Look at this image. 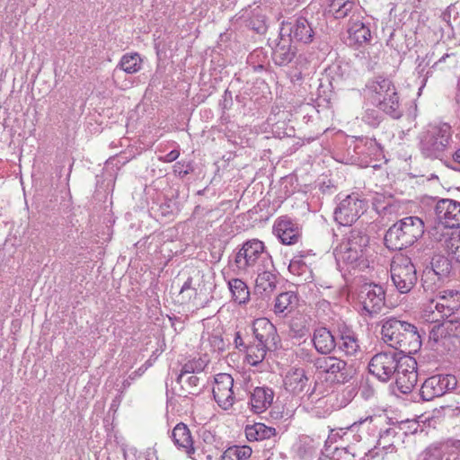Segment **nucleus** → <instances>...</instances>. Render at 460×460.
Listing matches in <instances>:
<instances>
[{
	"label": "nucleus",
	"mask_w": 460,
	"mask_h": 460,
	"mask_svg": "<svg viewBox=\"0 0 460 460\" xmlns=\"http://www.w3.org/2000/svg\"><path fill=\"white\" fill-rule=\"evenodd\" d=\"M381 334L388 346L406 356L416 353L421 347V336L417 327L395 317L382 321Z\"/></svg>",
	"instance_id": "nucleus-1"
},
{
	"label": "nucleus",
	"mask_w": 460,
	"mask_h": 460,
	"mask_svg": "<svg viewBox=\"0 0 460 460\" xmlns=\"http://www.w3.org/2000/svg\"><path fill=\"white\" fill-rule=\"evenodd\" d=\"M453 129L447 122L429 124L419 134V148L421 155L429 159L443 161L447 151L452 147Z\"/></svg>",
	"instance_id": "nucleus-2"
},
{
	"label": "nucleus",
	"mask_w": 460,
	"mask_h": 460,
	"mask_svg": "<svg viewBox=\"0 0 460 460\" xmlns=\"http://www.w3.org/2000/svg\"><path fill=\"white\" fill-rule=\"evenodd\" d=\"M423 234L422 219L419 217H407L388 228L384 241L389 250L400 251L412 245Z\"/></svg>",
	"instance_id": "nucleus-3"
},
{
	"label": "nucleus",
	"mask_w": 460,
	"mask_h": 460,
	"mask_svg": "<svg viewBox=\"0 0 460 460\" xmlns=\"http://www.w3.org/2000/svg\"><path fill=\"white\" fill-rule=\"evenodd\" d=\"M367 88L370 93L372 102L393 119H399L402 115L399 95L394 83L383 76H376L369 81Z\"/></svg>",
	"instance_id": "nucleus-4"
},
{
	"label": "nucleus",
	"mask_w": 460,
	"mask_h": 460,
	"mask_svg": "<svg viewBox=\"0 0 460 460\" xmlns=\"http://www.w3.org/2000/svg\"><path fill=\"white\" fill-rule=\"evenodd\" d=\"M368 243V235L360 229L353 228L335 249V258L338 261L353 264L364 257Z\"/></svg>",
	"instance_id": "nucleus-5"
},
{
	"label": "nucleus",
	"mask_w": 460,
	"mask_h": 460,
	"mask_svg": "<svg viewBox=\"0 0 460 460\" xmlns=\"http://www.w3.org/2000/svg\"><path fill=\"white\" fill-rule=\"evenodd\" d=\"M307 361L313 363L314 367L320 373L325 374L327 379L338 384L349 382L354 376L355 370L352 365L332 356L313 358L310 354Z\"/></svg>",
	"instance_id": "nucleus-6"
},
{
	"label": "nucleus",
	"mask_w": 460,
	"mask_h": 460,
	"mask_svg": "<svg viewBox=\"0 0 460 460\" xmlns=\"http://www.w3.org/2000/svg\"><path fill=\"white\" fill-rule=\"evenodd\" d=\"M260 261L262 264H270L273 268L271 257L265 251L263 242L259 239H251L244 242L234 258L236 267L243 271H247L254 267H261L259 264Z\"/></svg>",
	"instance_id": "nucleus-7"
},
{
	"label": "nucleus",
	"mask_w": 460,
	"mask_h": 460,
	"mask_svg": "<svg viewBox=\"0 0 460 460\" xmlns=\"http://www.w3.org/2000/svg\"><path fill=\"white\" fill-rule=\"evenodd\" d=\"M408 357L395 350L376 353L368 363L369 373L382 382H388L402 367L403 358Z\"/></svg>",
	"instance_id": "nucleus-8"
},
{
	"label": "nucleus",
	"mask_w": 460,
	"mask_h": 460,
	"mask_svg": "<svg viewBox=\"0 0 460 460\" xmlns=\"http://www.w3.org/2000/svg\"><path fill=\"white\" fill-rule=\"evenodd\" d=\"M391 279L396 289L409 293L417 283V271L411 260L402 254L394 257L391 263Z\"/></svg>",
	"instance_id": "nucleus-9"
},
{
	"label": "nucleus",
	"mask_w": 460,
	"mask_h": 460,
	"mask_svg": "<svg viewBox=\"0 0 460 460\" xmlns=\"http://www.w3.org/2000/svg\"><path fill=\"white\" fill-rule=\"evenodd\" d=\"M367 202L358 194L352 193L340 201L334 209V219L341 226H351L364 214Z\"/></svg>",
	"instance_id": "nucleus-10"
},
{
	"label": "nucleus",
	"mask_w": 460,
	"mask_h": 460,
	"mask_svg": "<svg viewBox=\"0 0 460 460\" xmlns=\"http://www.w3.org/2000/svg\"><path fill=\"white\" fill-rule=\"evenodd\" d=\"M358 301L361 305V315L373 317L385 306V289L380 285L366 283L359 290Z\"/></svg>",
	"instance_id": "nucleus-11"
},
{
	"label": "nucleus",
	"mask_w": 460,
	"mask_h": 460,
	"mask_svg": "<svg viewBox=\"0 0 460 460\" xmlns=\"http://www.w3.org/2000/svg\"><path fill=\"white\" fill-rule=\"evenodd\" d=\"M457 379L453 375H435L427 378L420 394L423 401H431L456 388Z\"/></svg>",
	"instance_id": "nucleus-12"
},
{
	"label": "nucleus",
	"mask_w": 460,
	"mask_h": 460,
	"mask_svg": "<svg viewBox=\"0 0 460 460\" xmlns=\"http://www.w3.org/2000/svg\"><path fill=\"white\" fill-rule=\"evenodd\" d=\"M279 35L286 36L292 41L308 44L314 40V30L306 18L299 16L290 22H282Z\"/></svg>",
	"instance_id": "nucleus-13"
},
{
	"label": "nucleus",
	"mask_w": 460,
	"mask_h": 460,
	"mask_svg": "<svg viewBox=\"0 0 460 460\" xmlns=\"http://www.w3.org/2000/svg\"><path fill=\"white\" fill-rule=\"evenodd\" d=\"M438 222L447 228L460 227V202L451 199H441L434 208Z\"/></svg>",
	"instance_id": "nucleus-14"
},
{
	"label": "nucleus",
	"mask_w": 460,
	"mask_h": 460,
	"mask_svg": "<svg viewBox=\"0 0 460 460\" xmlns=\"http://www.w3.org/2000/svg\"><path fill=\"white\" fill-rule=\"evenodd\" d=\"M252 332L259 346L268 348L269 350H275L280 342L279 336L275 325L267 318H258L252 324Z\"/></svg>",
	"instance_id": "nucleus-15"
},
{
	"label": "nucleus",
	"mask_w": 460,
	"mask_h": 460,
	"mask_svg": "<svg viewBox=\"0 0 460 460\" xmlns=\"http://www.w3.org/2000/svg\"><path fill=\"white\" fill-rule=\"evenodd\" d=\"M234 378L226 373H220L215 377L213 396L217 404L224 410L231 408L234 402Z\"/></svg>",
	"instance_id": "nucleus-16"
},
{
	"label": "nucleus",
	"mask_w": 460,
	"mask_h": 460,
	"mask_svg": "<svg viewBox=\"0 0 460 460\" xmlns=\"http://www.w3.org/2000/svg\"><path fill=\"white\" fill-rule=\"evenodd\" d=\"M402 367L395 374V383L398 390L404 394L411 392L418 382L417 362L414 358H403Z\"/></svg>",
	"instance_id": "nucleus-17"
},
{
	"label": "nucleus",
	"mask_w": 460,
	"mask_h": 460,
	"mask_svg": "<svg viewBox=\"0 0 460 460\" xmlns=\"http://www.w3.org/2000/svg\"><path fill=\"white\" fill-rule=\"evenodd\" d=\"M273 232L283 244L291 245L300 238V231L296 224L290 218L280 217L274 226Z\"/></svg>",
	"instance_id": "nucleus-18"
},
{
	"label": "nucleus",
	"mask_w": 460,
	"mask_h": 460,
	"mask_svg": "<svg viewBox=\"0 0 460 460\" xmlns=\"http://www.w3.org/2000/svg\"><path fill=\"white\" fill-rule=\"evenodd\" d=\"M435 308L442 317H450L460 308V292L452 289L440 291Z\"/></svg>",
	"instance_id": "nucleus-19"
},
{
	"label": "nucleus",
	"mask_w": 460,
	"mask_h": 460,
	"mask_svg": "<svg viewBox=\"0 0 460 460\" xmlns=\"http://www.w3.org/2000/svg\"><path fill=\"white\" fill-rule=\"evenodd\" d=\"M296 55V48L292 40L279 35V40L272 51V60L276 66H284L290 64Z\"/></svg>",
	"instance_id": "nucleus-20"
},
{
	"label": "nucleus",
	"mask_w": 460,
	"mask_h": 460,
	"mask_svg": "<svg viewBox=\"0 0 460 460\" xmlns=\"http://www.w3.org/2000/svg\"><path fill=\"white\" fill-rule=\"evenodd\" d=\"M172 439L179 450L194 459L195 447L190 429L183 422L178 423L172 431Z\"/></svg>",
	"instance_id": "nucleus-21"
},
{
	"label": "nucleus",
	"mask_w": 460,
	"mask_h": 460,
	"mask_svg": "<svg viewBox=\"0 0 460 460\" xmlns=\"http://www.w3.org/2000/svg\"><path fill=\"white\" fill-rule=\"evenodd\" d=\"M349 45L360 47L371 40V31L364 22L350 17L348 26Z\"/></svg>",
	"instance_id": "nucleus-22"
},
{
	"label": "nucleus",
	"mask_w": 460,
	"mask_h": 460,
	"mask_svg": "<svg viewBox=\"0 0 460 460\" xmlns=\"http://www.w3.org/2000/svg\"><path fill=\"white\" fill-rule=\"evenodd\" d=\"M312 341L315 349L324 355L332 352L337 346L336 339L332 332L323 326L314 329Z\"/></svg>",
	"instance_id": "nucleus-23"
},
{
	"label": "nucleus",
	"mask_w": 460,
	"mask_h": 460,
	"mask_svg": "<svg viewBox=\"0 0 460 460\" xmlns=\"http://www.w3.org/2000/svg\"><path fill=\"white\" fill-rule=\"evenodd\" d=\"M270 264H261L257 269L258 276L255 280V289L261 295L271 294L277 285V275L268 270Z\"/></svg>",
	"instance_id": "nucleus-24"
},
{
	"label": "nucleus",
	"mask_w": 460,
	"mask_h": 460,
	"mask_svg": "<svg viewBox=\"0 0 460 460\" xmlns=\"http://www.w3.org/2000/svg\"><path fill=\"white\" fill-rule=\"evenodd\" d=\"M274 392L269 387H256L251 394L250 403L255 413L265 411L272 403Z\"/></svg>",
	"instance_id": "nucleus-25"
},
{
	"label": "nucleus",
	"mask_w": 460,
	"mask_h": 460,
	"mask_svg": "<svg viewBox=\"0 0 460 460\" xmlns=\"http://www.w3.org/2000/svg\"><path fill=\"white\" fill-rule=\"evenodd\" d=\"M358 10L354 0H330L326 12L334 19H343L351 14L354 18Z\"/></svg>",
	"instance_id": "nucleus-26"
},
{
	"label": "nucleus",
	"mask_w": 460,
	"mask_h": 460,
	"mask_svg": "<svg viewBox=\"0 0 460 460\" xmlns=\"http://www.w3.org/2000/svg\"><path fill=\"white\" fill-rule=\"evenodd\" d=\"M284 383L288 392L295 395H299L305 390L308 378L304 369L296 368L286 376Z\"/></svg>",
	"instance_id": "nucleus-27"
},
{
	"label": "nucleus",
	"mask_w": 460,
	"mask_h": 460,
	"mask_svg": "<svg viewBox=\"0 0 460 460\" xmlns=\"http://www.w3.org/2000/svg\"><path fill=\"white\" fill-rule=\"evenodd\" d=\"M176 381L181 387L180 396L197 395L202 390L199 377L197 376L179 374Z\"/></svg>",
	"instance_id": "nucleus-28"
},
{
	"label": "nucleus",
	"mask_w": 460,
	"mask_h": 460,
	"mask_svg": "<svg viewBox=\"0 0 460 460\" xmlns=\"http://www.w3.org/2000/svg\"><path fill=\"white\" fill-rule=\"evenodd\" d=\"M340 341L337 343L339 349L348 356H354L359 350L357 335L348 328L340 330Z\"/></svg>",
	"instance_id": "nucleus-29"
},
{
	"label": "nucleus",
	"mask_w": 460,
	"mask_h": 460,
	"mask_svg": "<svg viewBox=\"0 0 460 460\" xmlns=\"http://www.w3.org/2000/svg\"><path fill=\"white\" fill-rule=\"evenodd\" d=\"M296 302L297 296L293 291L280 293L275 299L274 312L287 315L293 311Z\"/></svg>",
	"instance_id": "nucleus-30"
},
{
	"label": "nucleus",
	"mask_w": 460,
	"mask_h": 460,
	"mask_svg": "<svg viewBox=\"0 0 460 460\" xmlns=\"http://www.w3.org/2000/svg\"><path fill=\"white\" fill-rule=\"evenodd\" d=\"M245 435L249 441L264 440L274 437L276 429L263 423H255L246 427Z\"/></svg>",
	"instance_id": "nucleus-31"
},
{
	"label": "nucleus",
	"mask_w": 460,
	"mask_h": 460,
	"mask_svg": "<svg viewBox=\"0 0 460 460\" xmlns=\"http://www.w3.org/2000/svg\"><path fill=\"white\" fill-rule=\"evenodd\" d=\"M142 59L137 53H127L122 56L114 73L118 70L124 71L127 74H135L141 69Z\"/></svg>",
	"instance_id": "nucleus-32"
},
{
	"label": "nucleus",
	"mask_w": 460,
	"mask_h": 460,
	"mask_svg": "<svg viewBox=\"0 0 460 460\" xmlns=\"http://www.w3.org/2000/svg\"><path fill=\"white\" fill-rule=\"evenodd\" d=\"M228 287L234 302L244 305L249 301L250 291L244 281L240 279H233L228 281Z\"/></svg>",
	"instance_id": "nucleus-33"
},
{
	"label": "nucleus",
	"mask_w": 460,
	"mask_h": 460,
	"mask_svg": "<svg viewBox=\"0 0 460 460\" xmlns=\"http://www.w3.org/2000/svg\"><path fill=\"white\" fill-rule=\"evenodd\" d=\"M246 25L259 34H264L267 31L266 16L260 6L251 11Z\"/></svg>",
	"instance_id": "nucleus-34"
},
{
	"label": "nucleus",
	"mask_w": 460,
	"mask_h": 460,
	"mask_svg": "<svg viewBox=\"0 0 460 460\" xmlns=\"http://www.w3.org/2000/svg\"><path fill=\"white\" fill-rule=\"evenodd\" d=\"M427 268L441 279H445L449 276L452 270V264L447 257L437 256L432 259L430 267Z\"/></svg>",
	"instance_id": "nucleus-35"
},
{
	"label": "nucleus",
	"mask_w": 460,
	"mask_h": 460,
	"mask_svg": "<svg viewBox=\"0 0 460 460\" xmlns=\"http://www.w3.org/2000/svg\"><path fill=\"white\" fill-rule=\"evenodd\" d=\"M443 280V279L433 273V271L429 270L427 267L422 272L421 282L422 287L426 291L433 292L437 288L440 286Z\"/></svg>",
	"instance_id": "nucleus-36"
},
{
	"label": "nucleus",
	"mask_w": 460,
	"mask_h": 460,
	"mask_svg": "<svg viewBox=\"0 0 460 460\" xmlns=\"http://www.w3.org/2000/svg\"><path fill=\"white\" fill-rule=\"evenodd\" d=\"M268 348L257 345L249 346L246 349L247 361L252 366H257L265 358Z\"/></svg>",
	"instance_id": "nucleus-37"
},
{
	"label": "nucleus",
	"mask_w": 460,
	"mask_h": 460,
	"mask_svg": "<svg viewBox=\"0 0 460 460\" xmlns=\"http://www.w3.org/2000/svg\"><path fill=\"white\" fill-rule=\"evenodd\" d=\"M208 360L202 358H192L187 361L181 369L180 374L190 375L202 372L208 365Z\"/></svg>",
	"instance_id": "nucleus-38"
},
{
	"label": "nucleus",
	"mask_w": 460,
	"mask_h": 460,
	"mask_svg": "<svg viewBox=\"0 0 460 460\" xmlns=\"http://www.w3.org/2000/svg\"><path fill=\"white\" fill-rule=\"evenodd\" d=\"M429 342H442L443 345L446 344V341L447 340V334L445 332V329H443L441 323H435L433 324L429 325Z\"/></svg>",
	"instance_id": "nucleus-39"
},
{
	"label": "nucleus",
	"mask_w": 460,
	"mask_h": 460,
	"mask_svg": "<svg viewBox=\"0 0 460 460\" xmlns=\"http://www.w3.org/2000/svg\"><path fill=\"white\" fill-rule=\"evenodd\" d=\"M441 323L443 329H445L447 339L457 337L460 334V320L456 318L446 319Z\"/></svg>",
	"instance_id": "nucleus-40"
},
{
	"label": "nucleus",
	"mask_w": 460,
	"mask_h": 460,
	"mask_svg": "<svg viewBox=\"0 0 460 460\" xmlns=\"http://www.w3.org/2000/svg\"><path fill=\"white\" fill-rule=\"evenodd\" d=\"M447 248L452 259L460 263V231L447 241Z\"/></svg>",
	"instance_id": "nucleus-41"
},
{
	"label": "nucleus",
	"mask_w": 460,
	"mask_h": 460,
	"mask_svg": "<svg viewBox=\"0 0 460 460\" xmlns=\"http://www.w3.org/2000/svg\"><path fill=\"white\" fill-rule=\"evenodd\" d=\"M192 279L188 278L180 289V296H181L182 302H189L192 297L197 295L196 288H192Z\"/></svg>",
	"instance_id": "nucleus-42"
},
{
	"label": "nucleus",
	"mask_w": 460,
	"mask_h": 460,
	"mask_svg": "<svg viewBox=\"0 0 460 460\" xmlns=\"http://www.w3.org/2000/svg\"><path fill=\"white\" fill-rule=\"evenodd\" d=\"M419 460H443L442 451L437 447H429L420 455Z\"/></svg>",
	"instance_id": "nucleus-43"
},
{
	"label": "nucleus",
	"mask_w": 460,
	"mask_h": 460,
	"mask_svg": "<svg viewBox=\"0 0 460 460\" xmlns=\"http://www.w3.org/2000/svg\"><path fill=\"white\" fill-rule=\"evenodd\" d=\"M443 164L449 169L460 172V147L456 148L450 157L443 160Z\"/></svg>",
	"instance_id": "nucleus-44"
},
{
	"label": "nucleus",
	"mask_w": 460,
	"mask_h": 460,
	"mask_svg": "<svg viewBox=\"0 0 460 460\" xmlns=\"http://www.w3.org/2000/svg\"><path fill=\"white\" fill-rule=\"evenodd\" d=\"M231 450H233V453L235 456H237V460H246L248 459L252 453V450L248 446H243V447H231Z\"/></svg>",
	"instance_id": "nucleus-45"
},
{
	"label": "nucleus",
	"mask_w": 460,
	"mask_h": 460,
	"mask_svg": "<svg viewBox=\"0 0 460 460\" xmlns=\"http://www.w3.org/2000/svg\"><path fill=\"white\" fill-rule=\"evenodd\" d=\"M362 119L372 127L379 125L381 121L378 111L376 110H367Z\"/></svg>",
	"instance_id": "nucleus-46"
},
{
	"label": "nucleus",
	"mask_w": 460,
	"mask_h": 460,
	"mask_svg": "<svg viewBox=\"0 0 460 460\" xmlns=\"http://www.w3.org/2000/svg\"><path fill=\"white\" fill-rule=\"evenodd\" d=\"M309 330L305 325H300L297 323H293L290 325V333H293L295 337H304L308 333Z\"/></svg>",
	"instance_id": "nucleus-47"
},
{
	"label": "nucleus",
	"mask_w": 460,
	"mask_h": 460,
	"mask_svg": "<svg viewBox=\"0 0 460 460\" xmlns=\"http://www.w3.org/2000/svg\"><path fill=\"white\" fill-rule=\"evenodd\" d=\"M394 434H395V431L393 429H387L383 434H381L380 438L377 441V446L382 447L384 449L388 448V447L394 448V446L392 443L386 445L385 439L387 437H389L391 435L394 436Z\"/></svg>",
	"instance_id": "nucleus-48"
},
{
	"label": "nucleus",
	"mask_w": 460,
	"mask_h": 460,
	"mask_svg": "<svg viewBox=\"0 0 460 460\" xmlns=\"http://www.w3.org/2000/svg\"><path fill=\"white\" fill-rule=\"evenodd\" d=\"M445 460H460V441L453 445L452 448L447 453Z\"/></svg>",
	"instance_id": "nucleus-49"
},
{
	"label": "nucleus",
	"mask_w": 460,
	"mask_h": 460,
	"mask_svg": "<svg viewBox=\"0 0 460 460\" xmlns=\"http://www.w3.org/2000/svg\"><path fill=\"white\" fill-rule=\"evenodd\" d=\"M288 270L291 273L299 275V276L306 273V271H307V270H305L303 269V267L299 266V262L296 261V258H294L293 260H291L289 266H288Z\"/></svg>",
	"instance_id": "nucleus-50"
},
{
	"label": "nucleus",
	"mask_w": 460,
	"mask_h": 460,
	"mask_svg": "<svg viewBox=\"0 0 460 460\" xmlns=\"http://www.w3.org/2000/svg\"><path fill=\"white\" fill-rule=\"evenodd\" d=\"M179 155L180 152L174 149L168 153L164 157H161L160 160H162L164 163H171L175 161L179 157Z\"/></svg>",
	"instance_id": "nucleus-51"
},
{
	"label": "nucleus",
	"mask_w": 460,
	"mask_h": 460,
	"mask_svg": "<svg viewBox=\"0 0 460 460\" xmlns=\"http://www.w3.org/2000/svg\"><path fill=\"white\" fill-rule=\"evenodd\" d=\"M234 343H235V347L239 349V350H242V349H247L249 346H247L244 342H243V340L241 336V332H235V337H234Z\"/></svg>",
	"instance_id": "nucleus-52"
},
{
	"label": "nucleus",
	"mask_w": 460,
	"mask_h": 460,
	"mask_svg": "<svg viewBox=\"0 0 460 460\" xmlns=\"http://www.w3.org/2000/svg\"><path fill=\"white\" fill-rule=\"evenodd\" d=\"M221 460H237V456H235L233 453V450H231L230 447H228L222 455Z\"/></svg>",
	"instance_id": "nucleus-53"
},
{
	"label": "nucleus",
	"mask_w": 460,
	"mask_h": 460,
	"mask_svg": "<svg viewBox=\"0 0 460 460\" xmlns=\"http://www.w3.org/2000/svg\"><path fill=\"white\" fill-rule=\"evenodd\" d=\"M453 57H454V54L447 53V54L443 55L437 62H435L434 66H438L441 62H445L447 58H453Z\"/></svg>",
	"instance_id": "nucleus-54"
},
{
	"label": "nucleus",
	"mask_w": 460,
	"mask_h": 460,
	"mask_svg": "<svg viewBox=\"0 0 460 460\" xmlns=\"http://www.w3.org/2000/svg\"><path fill=\"white\" fill-rule=\"evenodd\" d=\"M212 438H213V436H212V434H211L209 431H205V432L203 433V439H204L205 441L210 440V439H212Z\"/></svg>",
	"instance_id": "nucleus-55"
},
{
	"label": "nucleus",
	"mask_w": 460,
	"mask_h": 460,
	"mask_svg": "<svg viewBox=\"0 0 460 460\" xmlns=\"http://www.w3.org/2000/svg\"><path fill=\"white\" fill-rule=\"evenodd\" d=\"M296 261H298V262H299V266H300V267H303V269H304L305 270H308L307 265H306V264L302 261V259H297V258H296Z\"/></svg>",
	"instance_id": "nucleus-56"
},
{
	"label": "nucleus",
	"mask_w": 460,
	"mask_h": 460,
	"mask_svg": "<svg viewBox=\"0 0 460 460\" xmlns=\"http://www.w3.org/2000/svg\"><path fill=\"white\" fill-rule=\"evenodd\" d=\"M130 385H131V381L129 379H126L122 383V387L124 389H126V388L129 387Z\"/></svg>",
	"instance_id": "nucleus-57"
},
{
	"label": "nucleus",
	"mask_w": 460,
	"mask_h": 460,
	"mask_svg": "<svg viewBox=\"0 0 460 460\" xmlns=\"http://www.w3.org/2000/svg\"><path fill=\"white\" fill-rule=\"evenodd\" d=\"M452 411H453V415L454 416H458L459 413H460V405L456 406V408L452 409Z\"/></svg>",
	"instance_id": "nucleus-58"
},
{
	"label": "nucleus",
	"mask_w": 460,
	"mask_h": 460,
	"mask_svg": "<svg viewBox=\"0 0 460 460\" xmlns=\"http://www.w3.org/2000/svg\"><path fill=\"white\" fill-rule=\"evenodd\" d=\"M394 36V33H391L389 40H387V45H390L391 47H394L392 43V38Z\"/></svg>",
	"instance_id": "nucleus-59"
},
{
	"label": "nucleus",
	"mask_w": 460,
	"mask_h": 460,
	"mask_svg": "<svg viewBox=\"0 0 460 460\" xmlns=\"http://www.w3.org/2000/svg\"><path fill=\"white\" fill-rule=\"evenodd\" d=\"M383 209H384V210H385V211H392V209H393V205L385 206V207H384V208H383Z\"/></svg>",
	"instance_id": "nucleus-60"
},
{
	"label": "nucleus",
	"mask_w": 460,
	"mask_h": 460,
	"mask_svg": "<svg viewBox=\"0 0 460 460\" xmlns=\"http://www.w3.org/2000/svg\"><path fill=\"white\" fill-rule=\"evenodd\" d=\"M227 97H229L230 99L232 98L231 93L228 90H226V92H225V99L226 100Z\"/></svg>",
	"instance_id": "nucleus-61"
},
{
	"label": "nucleus",
	"mask_w": 460,
	"mask_h": 460,
	"mask_svg": "<svg viewBox=\"0 0 460 460\" xmlns=\"http://www.w3.org/2000/svg\"><path fill=\"white\" fill-rule=\"evenodd\" d=\"M368 420H372V417H371V416H369V417L366 418L364 420H360L358 421V423H359V424H361V423H363L364 421Z\"/></svg>",
	"instance_id": "nucleus-62"
},
{
	"label": "nucleus",
	"mask_w": 460,
	"mask_h": 460,
	"mask_svg": "<svg viewBox=\"0 0 460 460\" xmlns=\"http://www.w3.org/2000/svg\"><path fill=\"white\" fill-rule=\"evenodd\" d=\"M448 17H449V15H448L447 13H444L442 14V18H443V20H444V21H447V18H448Z\"/></svg>",
	"instance_id": "nucleus-63"
},
{
	"label": "nucleus",
	"mask_w": 460,
	"mask_h": 460,
	"mask_svg": "<svg viewBox=\"0 0 460 460\" xmlns=\"http://www.w3.org/2000/svg\"><path fill=\"white\" fill-rule=\"evenodd\" d=\"M458 89H459L458 98H460V82L458 83Z\"/></svg>",
	"instance_id": "nucleus-64"
}]
</instances>
